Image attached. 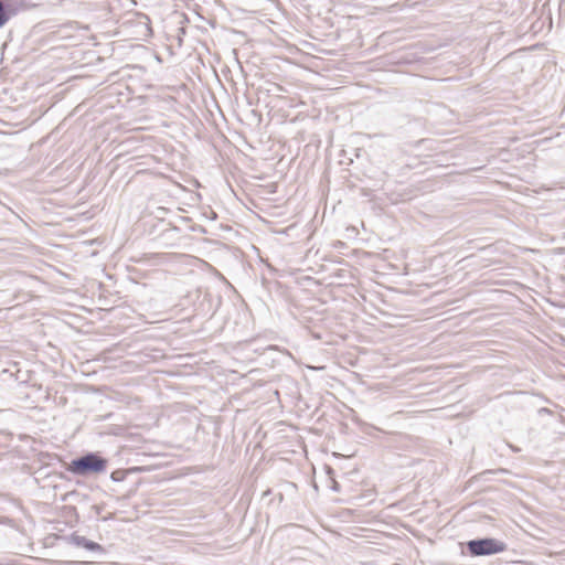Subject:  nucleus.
<instances>
[{
	"label": "nucleus",
	"mask_w": 565,
	"mask_h": 565,
	"mask_svg": "<svg viewBox=\"0 0 565 565\" xmlns=\"http://www.w3.org/2000/svg\"><path fill=\"white\" fill-rule=\"evenodd\" d=\"M119 475H120V471H114V472L111 473V479H113L114 481H120V480H121V478L119 477Z\"/></svg>",
	"instance_id": "nucleus-5"
},
{
	"label": "nucleus",
	"mask_w": 565,
	"mask_h": 565,
	"mask_svg": "<svg viewBox=\"0 0 565 565\" xmlns=\"http://www.w3.org/2000/svg\"><path fill=\"white\" fill-rule=\"evenodd\" d=\"M108 460L102 457L98 452H86L70 461L66 470L74 476H90L99 475L106 471Z\"/></svg>",
	"instance_id": "nucleus-1"
},
{
	"label": "nucleus",
	"mask_w": 565,
	"mask_h": 565,
	"mask_svg": "<svg viewBox=\"0 0 565 565\" xmlns=\"http://www.w3.org/2000/svg\"><path fill=\"white\" fill-rule=\"evenodd\" d=\"M28 8L29 6L24 0H0V28H3L21 10Z\"/></svg>",
	"instance_id": "nucleus-3"
},
{
	"label": "nucleus",
	"mask_w": 565,
	"mask_h": 565,
	"mask_svg": "<svg viewBox=\"0 0 565 565\" xmlns=\"http://www.w3.org/2000/svg\"><path fill=\"white\" fill-rule=\"evenodd\" d=\"M332 490L334 491H339V484L337 482L333 483L332 486Z\"/></svg>",
	"instance_id": "nucleus-6"
},
{
	"label": "nucleus",
	"mask_w": 565,
	"mask_h": 565,
	"mask_svg": "<svg viewBox=\"0 0 565 565\" xmlns=\"http://www.w3.org/2000/svg\"><path fill=\"white\" fill-rule=\"evenodd\" d=\"M65 540L67 541V543L73 544L77 547H83L89 552L103 553L105 551L100 544L90 541L85 536L77 535L75 533L71 534L70 536H66Z\"/></svg>",
	"instance_id": "nucleus-4"
},
{
	"label": "nucleus",
	"mask_w": 565,
	"mask_h": 565,
	"mask_svg": "<svg viewBox=\"0 0 565 565\" xmlns=\"http://www.w3.org/2000/svg\"><path fill=\"white\" fill-rule=\"evenodd\" d=\"M467 551L471 556H490L507 551L504 542L494 537H481L470 540L466 543Z\"/></svg>",
	"instance_id": "nucleus-2"
}]
</instances>
